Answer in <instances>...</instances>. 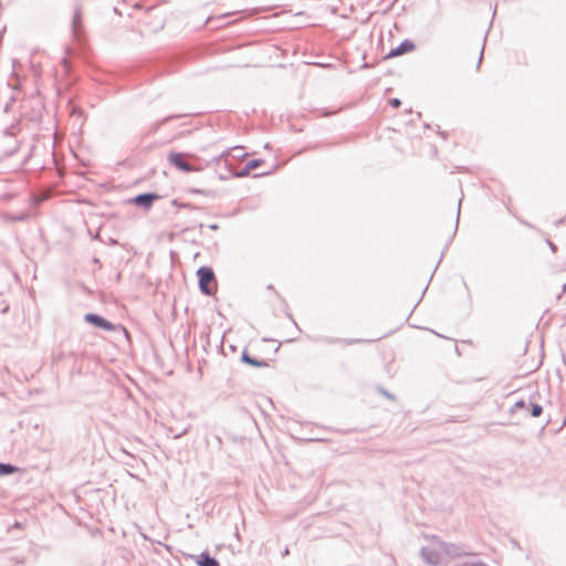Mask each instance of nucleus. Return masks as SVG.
Masks as SVG:
<instances>
[{
	"mask_svg": "<svg viewBox=\"0 0 566 566\" xmlns=\"http://www.w3.org/2000/svg\"><path fill=\"white\" fill-rule=\"evenodd\" d=\"M242 360L253 367H266L269 365L265 360H258L251 357L247 352L242 353Z\"/></svg>",
	"mask_w": 566,
	"mask_h": 566,
	"instance_id": "10",
	"label": "nucleus"
},
{
	"mask_svg": "<svg viewBox=\"0 0 566 566\" xmlns=\"http://www.w3.org/2000/svg\"><path fill=\"white\" fill-rule=\"evenodd\" d=\"M528 406H531L532 417H539L542 415L543 408L541 405L531 402Z\"/></svg>",
	"mask_w": 566,
	"mask_h": 566,
	"instance_id": "14",
	"label": "nucleus"
},
{
	"mask_svg": "<svg viewBox=\"0 0 566 566\" xmlns=\"http://www.w3.org/2000/svg\"><path fill=\"white\" fill-rule=\"evenodd\" d=\"M200 291L206 295L212 294L211 284L214 282V273L211 268L201 266L197 271Z\"/></svg>",
	"mask_w": 566,
	"mask_h": 566,
	"instance_id": "1",
	"label": "nucleus"
},
{
	"mask_svg": "<svg viewBox=\"0 0 566 566\" xmlns=\"http://www.w3.org/2000/svg\"><path fill=\"white\" fill-rule=\"evenodd\" d=\"M199 566H219V563L216 558L211 557L207 553H202L198 560Z\"/></svg>",
	"mask_w": 566,
	"mask_h": 566,
	"instance_id": "11",
	"label": "nucleus"
},
{
	"mask_svg": "<svg viewBox=\"0 0 566 566\" xmlns=\"http://www.w3.org/2000/svg\"><path fill=\"white\" fill-rule=\"evenodd\" d=\"M34 203H40L42 200H44V198H34Z\"/></svg>",
	"mask_w": 566,
	"mask_h": 566,
	"instance_id": "24",
	"label": "nucleus"
},
{
	"mask_svg": "<svg viewBox=\"0 0 566 566\" xmlns=\"http://www.w3.org/2000/svg\"><path fill=\"white\" fill-rule=\"evenodd\" d=\"M85 321L95 325L96 327L103 328L105 331H114L115 326L109 321H106L104 317L88 313L85 315Z\"/></svg>",
	"mask_w": 566,
	"mask_h": 566,
	"instance_id": "4",
	"label": "nucleus"
},
{
	"mask_svg": "<svg viewBox=\"0 0 566 566\" xmlns=\"http://www.w3.org/2000/svg\"><path fill=\"white\" fill-rule=\"evenodd\" d=\"M528 405L524 400H518L514 405V409H525Z\"/></svg>",
	"mask_w": 566,
	"mask_h": 566,
	"instance_id": "16",
	"label": "nucleus"
},
{
	"mask_svg": "<svg viewBox=\"0 0 566 566\" xmlns=\"http://www.w3.org/2000/svg\"><path fill=\"white\" fill-rule=\"evenodd\" d=\"M336 342L345 343V344H347V345H349V344H353V343H354V340H343V339H337Z\"/></svg>",
	"mask_w": 566,
	"mask_h": 566,
	"instance_id": "21",
	"label": "nucleus"
},
{
	"mask_svg": "<svg viewBox=\"0 0 566 566\" xmlns=\"http://www.w3.org/2000/svg\"><path fill=\"white\" fill-rule=\"evenodd\" d=\"M415 49L413 42L410 40L402 41L397 48L392 49L388 53V57L398 56L408 52H411Z\"/></svg>",
	"mask_w": 566,
	"mask_h": 566,
	"instance_id": "7",
	"label": "nucleus"
},
{
	"mask_svg": "<svg viewBox=\"0 0 566 566\" xmlns=\"http://www.w3.org/2000/svg\"><path fill=\"white\" fill-rule=\"evenodd\" d=\"M82 25V9L81 7H76L72 20V30L75 36L80 35Z\"/></svg>",
	"mask_w": 566,
	"mask_h": 566,
	"instance_id": "8",
	"label": "nucleus"
},
{
	"mask_svg": "<svg viewBox=\"0 0 566 566\" xmlns=\"http://www.w3.org/2000/svg\"><path fill=\"white\" fill-rule=\"evenodd\" d=\"M168 161L176 168L185 172H190L195 170V168L185 160V156L181 153H170L168 155Z\"/></svg>",
	"mask_w": 566,
	"mask_h": 566,
	"instance_id": "3",
	"label": "nucleus"
},
{
	"mask_svg": "<svg viewBox=\"0 0 566 566\" xmlns=\"http://www.w3.org/2000/svg\"><path fill=\"white\" fill-rule=\"evenodd\" d=\"M4 143H6V146H7L6 149H4V153L6 154H11L12 150H10V148H9V142H4Z\"/></svg>",
	"mask_w": 566,
	"mask_h": 566,
	"instance_id": "20",
	"label": "nucleus"
},
{
	"mask_svg": "<svg viewBox=\"0 0 566 566\" xmlns=\"http://www.w3.org/2000/svg\"><path fill=\"white\" fill-rule=\"evenodd\" d=\"M423 560L430 565H438L441 562L440 553L430 547H423L420 552Z\"/></svg>",
	"mask_w": 566,
	"mask_h": 566,
	"instance_id": "6",
	"label": "nucleus"
},
{
	"mask_svg": "<svg viewBox=\"0 0 566 566\" xmlns=\"http://www.w3.org/2000/svg\"><path fill=\"white\" fill-rule=\"evenodd\" d=\"M15 221H22L27 219V214L22 213L12 218Z\"/></svg>",
	"mask_w": 566,
	"mask_h": 566,
	"instance_id": "19",
	"label": "nucleus"
},
{
	"mask_svg": "<svg viewBox=\"0 0 566 566\" xmlns=\"http://www.w3.org/2000/svg\"><path fill=\"white\" fill-rule=\"evenodd\" d=\"M549 247H551V249H552L553 251H555V250H556V247L554 245V243L549 242Z\"/></svg>",
	"mask_w": 566,
	"mask_h": 566,
	"instance_id": "25",
	"label": "nucleus"
},
{
	"mask_svg": "<svg viewBox=\"0 0 566 566\" xmlns=\"http://www.w3.org/2000/svg\"><path fill=\"white\" fill-rule=\"evenodd\" d=\"M384 395L387 396L388 398H392L391 395H389V392L384 391Z\"/></svg>",
	"mask_w": 566,
	"mask_h": 566,
	"instance_id": "26",
	"label": "nucleus"
},
{
	"mask_svg": "<svg viewBox=\"0 0 566 566\" xmlns=\"http://www.w3.org/2000/svg\"><path fill=\"white\" fill-rule=\"evenodd\" d=\"M18 471V468L9 463H0V475H9Z\"/></svg>",
	"mask_w": 566,
	"mask_h": 566,
	"instance_id": "12",
	"label": "nucleus"
},
{
	"mask_svg": "<svg viewBox=\"0 0 566 566\" xmlns=\"http://www.w3.org/2000/svg\"><path fill=\"white\" fill-rule=\"evenodd\" d=\"M441 552L450 558H462L469 555V552L463 545L441 542L439 544Z\"/></svg>",
	"mask_w": 566,
	"mask_h": 566,
	"instance_id": "2",
	"label": "nucleus"
},
{
	"mask_svg": "<svg viewBox=\"0 0 566 566\" xmlns=\"http://www.w3.org/2000/svg\"><path fill=\"white\" fill-rule=\"evenodd\" d=\"M400 104H401V102L398 98H392L390 101V105L394 106V107H398V106H400Z\"/></svg>",
	"mask_w": 566,
	"mask_h": 566,
	"instance_id": "18",
	"label": "nucleus"
},
{
	"mask_svg": "<svg viewBox=\"0 0 566 566\" xmlns=\"http://www.w3.org/2000/svg\"><path fill=\"white\" fill-rule=\"evenodd\" d=\"M262 160L260 159H252V160H249L245 166L243 167V169L241 170V172L238 174L239 177H244V176H248L253 169H255L256 167H259L261 165Z\"/></svg>",
	"mask_w": 566,
	"mask_h": 566,
	"instance_id": "9",
	"label": "nucleus"
},
{
	"mask_svg": "<svg viewBox=\"0 0 566 566\" xmlns=\"http://www.w3.org/2000/svg\"><path fill=\"white\" fill-rule=\"evenodd\" d=\"M160 197L153 192H145L136 196L132 201L144 209H149L155 200L159 199Z\"/></svg>",
	"mask_w": 566,
	"mask_h": 566,
	"instance_id": "5",
	"label": "nucleus"
},
{
	"mask_svg": "<svg viewBox=\"0 0 566 566\" xmlns=\"http://www.w3.org/2000/svg\"><path fill=\"white\" fill-rule=\"evenodd\" d=\"M483 48L481 49V52H480V57H479V64H481L482 62V57H483Z\"/></svg>",
	"mask_w": 566,
	"mask_h": 566,
	"instance_id": "23",
	"label": "nucleus"
},
{
	"mask_svg": "<svg viewBox=\"0 0 566 566\" xmlns=\"http://www.w3.org/2000/svg\"><path fill=\"white\" fill-rule=\"evenodd\" d=\"M209 229L211 230H217L218 229V224L213 223V224H209Z\"/></svg>",
	"mask_w": 566,
	"mask_h": 566,
	"instance_id": "22",
	"label": "nucleus"
},
{
	"mask_svg": "<svg viewBox=\"0 0 566 566\" xmlns=\"http://www.w3.org/2000/svg\"><path fill=\"white\" fill-rule=\"evenodd\" d=\"M3 142H9L10 150L14 151L17 149L18 143L12 135L4 136Z\"/></svg>",
	"mask_w": 566,
	"mask_h": 566,
	"instance_id": "15",
	"label": "nucleus"
},
{
	"mask_svg": "<svg viewBox=\"0 0 566 566\" xmlns=\"http://www.w3.org/2000/svg\"><path fill=\"white\" fill-rule=\"evenodd\" d=\"M171 205H172V206H176V207H182V208H187V207H189V205H188V203H179V202H178V200H176V199H174V200L171 201Z\"/></svg>",
	"mask_w": 566,
	"mask_h": 566,
	"instance_id": "17",
	"label": "nucleus"
},
{
	"mask_svg": "<svg viewBox=\"0 0 566 566\" xmlns=\"http://www.w3.org/2000/svg\"><path fill=\"white\" fill-rule=\"evenodd\" d=\"M177 117L178 116H167V117L163 118L160 122H157V123L153 124L151 127H150L149 133H156L161 125H164L167 122H169L170 119L177 118Z\"/></svg>",
	"mask_w": 566,
	"mask_h": 566,
	"instance_id": "13",
	"label": "nucleus"
}]
</instances>
